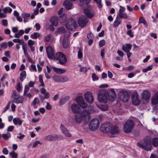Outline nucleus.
<instances>
[{"label":"nucleus","instance_id":"e433bc0d","mask_svg":"<svg viewBox=\"0 0 158 158\" xmlns=\"http://www.w3.org/2000/svg\"><path fill=\"white\" fill-rule=\"evenodd\" d=\"M13 41L15 43H18L20 45H23L25 43L24 42L23 40V39H14L13 40Z\"/></svg>","mask_w":158,"mask_h":158},{"label":"nucleus","instance_id":"a211bd4d","mask_svg":"<svg viewBox=\"0 0 158 158\" xmlns=\"http://www.w3.org/2000/svg\"><path fill=\"white\" fill-rule=\"evenodd\" d=\"M132 99L133 104L135 105H139L140 102L138 98V95L137 92H134L132 95Z\"/></svg>","mask_w":158,"mask_h":158},{"label":"nucleus","instance_id":"c85d7f7f","mask_svg":"<svg viewBox=\"0 0 158 158\" xmlns=\"http://www.w3.org/2000/svg\"><path fill=\"white\" fill-rule=\"evenodd\" d=\"M13 122L15 125L21 126L23 123L22 121L19 118H14L13 120Z\"/></svg>","mask_w":158,"mask_h":158},{"label":"nucleus","instance_id":"a19ab883","mask_svg":"<svg viewBox=\"0 0 158 158\" xmlns=\"http://www.w3.org/2000/svg\"><path fill=\"white\" fill-rule=\"evenodd\" d=\"M3 12L5 13H7L8 12L9 13H11L12 11V9L9 7L4 8L3 10Z\"/></svg>","mask_w":158,"mask_h":158},{"label":"nucleus","instance_id":"423d86ee","mask_svg":"<svg viewBox=\"0 0 158 158\" xmlns=\"http://www.w3.org/2000/svg\"><path fill=\"white\" fill-rule=\"evenodd\" d=\"M119 96L121 100L124 102H127L129 100V95L126 91L121 90L119 92Z\"/></svg>","mask_w":158,"mask_h":158},{"label":"nucleus","instance_id":"7c9ffc66","mask_svg":"<svg viewBox=\"0 0 158 158\" xmlns=\"http://www.w3.org/2000/svg\"><path fill=\"white\" fill-rule=\"evenodd\" d=\"M51 22L53 25L56 26L58 24L57 18L55 17H52L51 19Z\"/></svg>","mask_w":158,"mask_h":158},{"label":"nucleus","instance_id":"9b49d317","mask_svg":"<svg viewBox=\"0 0 158 158\" xmlns=\"http://www.w3.org/2000/svg\"><path fill=\"white\" fill-rule=\"evenodd\" d=\"M88 20V19L85 16L81 15L79 18L78 22L79 26L83 28L86 25Z\"/></svg>","mask_w":158,"mask_h":158},{"label":"nucleus","instance_id":"e2e57ef3","mask_svg":"<svg viewBox=\"0 0 158 158\" xmlns=\"http://www.w3.org/2000/svg\"><path fill=\"white\" fill-rule=\"evenodd\" d=\"M126 53H127V56L128 60L129 61V62H131V60L130 58V57L132 55V53L131 52H127Z\"/></svg>","mask_w":158,"mask_h":158},{"label":"nucleus","instance_id":"393cba45","mask_svg":"<svg viewBox=\"0 0 158 158\" xmlns=\"http://www.w3.org/2000/svg\"><path fill=\"white\" fill-rule=\"evenodd\" d=\"M52 69L56 73L59 74H62L66 72V70L63 69L58 68L55 67H53Z\"/></svg>","mask_w":158,"mask_h":158},{"label":"nucleus","instance_id":"72a5a7b5","mask_svg":"<svg viewBox=\"0 0 158 158\" xmlns=\"http://www.w3.org/2000/svg\"><path fill=\"white\" fill-rule=\"evenodd\" d=\"M63 45L64 48H67L69 47L68 39L67 38L64 37L63 40Z\"/></svg>","mask_w":158,"mask_h":158},{"label":"nucleus","instance_id":"a18cd8bd","mask_svg":"<svg viewBox=\"0 0 158 158\" xmlns=\"http://www.w3.org/2000/svg\"><path fill=\"white\" fill-rule=\"evenodd\" d=\"M97 4V6L99 8L102 7V5L101 4V0H94Z\"/></svg>","mask_w":158,"mask_h":158},{"label":"nucleus","instance_id":"1a4fd4ad","mask_svg":"<svg viewBox=\"0 0 158 158\" xmlns=\"http://www.w3.org/2000/svg\"><path fill=\"white\" fill-rule=\"evenodd\" d=\"M75 100L82 108H87V104L84 101L82 97L79 96L76 98Z\"/></svg>","mask_w":158,"mask_h":158},{"label":"nucleus","instance_id":"58836bf2","mask_svg":"<svg viewBox=\"0 0 158 158\" xmlns=\"http://www.w3.org/2000/svg\"><path fill=\"white\" fill-rule=\"evenodd\" d=\"M60 82H63L69 81L68 77L66 76H60Z\"/></svg>","mask_w":158,"mask_h":158},{"label":"nucleus","instance_id":"c03bdc74","mask_svg":"<svg viewBox=\"0 0 158 158\" xmlns=\"http://www.w3.org/2000/svg\"><path fill=\"white\" fill-rule=\"evenodd\" d=\"M22 48L24 52V55L25 56L27 54V45L26 43H24V44H23V45L22 46Z\"/></svg>","mask_w":158,"mask_h":158},{"label":"nucleus","instance_id":"cd10ccee","mask_svg":"<svg viewBox=\"0 0 158 158\" xmlns=\"http://www.w3.org/2000/svg\"><path fill=\"white\" fill-rule=\"evenodd\" d=\"M121 23V20L119 19L118 16H117L116 19L114 20L113 24V27L115 28Z\"/></svg>","mask_w":158,"mask_h":158},{"label":"nucleus","instance_id":"412c9836","mask_svg":"<svg viewBox=\"0 0 158 158\" xmlns=\"http://www.w3.org/2000/svg\"><path fill=\"white\" fill-rule=\"evenodd\" d=\"M151 102L153 105H156L158 103V91L153 95L151 99Z\"/></svg>","mask_w":158,"mask_h":158},{"label":"nucleus","instance_id":"39448f33","mask_svg":"<svg viewBox=\"0 0 158 158\" xmlns=\"http://www.w3.org/2000/svg\"><path fill=\"white\" fill-rule=\"evenodd\" d=\"M99 125L98 120L97 118L92 119L89 124V129L92 131H95L99 127Z\"/></svg>","mask_w":158,"mask_h":158},{"label":"nucleus","instance_id":"6ab92c4d","mask_svg":"<svg viewBox=\"0 0 158 158\" xmlns=\"http://www.w3.org/2000/svg\"><path fill=\"white\" fill-rule=\"evenodd\" d=\"M60 128L61 131L66 136L68 137H71L72 135L71 134L63 124H61Z\"/></svg>","mask_w":158,"mask_h":158},{"label":"nucleus","instance_id":"338daca9","mask_svg":"<svg viewBox=\"0 0 158 158\" xmlns=\"http://www.w3.org/2000/svg\"><path fill=\"white\" fill-rule=\"evenodd\" d=\"M127 33L128 35H129L131 37H132L133 36V34L132 33L131 30H128L127 31Z\"/></svg>","mask_w":158,"mask_h":158},{"label":"nucleus","instance_id":"9d476101","mask_svg":"<svg viewBox=\"0 0 158 158\" xmlns=\"http://www.w3.org/2000/svg\"><path fill=\"white\" fill-rule=\"evenodd\" d=\"M62 138V136L60 135L50 134L45 136L44 137V139L45 141H53L57 139H60Z\"/></svg>","mask_w":158,"mask_h":158},{"label":"nucleus","instance_id":"69168bd1","mask_svg":"<svg viewBox=\"0 0 158 158\" xmlns=\"http://www.w3.org/2000/svg\"><path fill=\"white\" fill-rule=\"evenodd\" d=\"M14 127L13 126H10L8 127L7 129V131L8 132H12L14 129Z\"/></svg>","mask_w":158,"mask_h":158},{"label":"nucleus","instance_id":"603ef678","mask_svg":"<svg viewBox=\"0 0 158 158\" xmlns=\"http://www.w3.org/2000/svg\"><path fill=\"white\" fill-rule=\"evenodd\" d=\"M29 90V87L27 85H25L24 87V90L23 93V95L25 96L26 95L27 92Z\"/></svg>","mask_w":158,"mask_h":158},{"label":"nucleus","instance_id":"ea45409f","mask_svg":"<svg viewBox=\"0 0 158 158\" xmlns=\"http://www.w3.org/2000/svg\"><path fill=\"white\" fill-rule=\"evenodd\" d=\"M100 109L102 111H106L109 110L108 106L107 105H101L99 107Z\"/></svg>","mask_w":158,"mask_h":158},{"label":"nucleus","instance_id":"20e7f679","mask_svg":"<svg viewBox=\"0 0 158 158\" xmlns=\"http://www.w3.org/2000/svg\"><path fill=\"white\" fill-rule=\"evenodd\" d=\"M134 125V123L132 120H127L124 125L123 130L124 132L127 133L131 132Z\"/></svg>","mask_w":158,"mask_h":158},{"label":"nucleus","instance_id":"f8f14e48","mask_svg":"<svg viewBox=\"0 0 158 158\" xmlns=\"http://www.w3.org/2000/svg\"><path fill=\"white\" fill-rule=\"evenodd\" d=\"M120 8L118 11V13L117 16H118V18H123L125 19H127L128 17L126 13H124L125 10V8L121 6H120Z\"/></svg>","mask_w":158,"mask_h":158},{"label":"nucleus","instance_id":"f3484780","mask_svg":"<svg viewBox=\"0 0 158 158\" xmlns=\"http://www.w3.org/2000/svg\"><path fill=\"white\" fill-rule=\"evenodd\" d=\"M81 115L83 120L85 122L89 121L91 118L89 112L86 110H83Z\"/></svg>","mask_w":158,"mask_h":158},{"label":"nucleus","instance_id":"0eeeda50","mask_svg":"<svg viewBox=\"0 0 158 158\" xmlns=\"http://www.w3.org/2000/svg\"><path fill=\"white\" fill-rule=\"evenodd\" d=\"M77 26L76 21L72 19H69L66 22V28L70 30L75 29Z\"/></svg>","mask_w":158,"mask_h":158},{"label":"nucleus","instance_id":"3c124183","mask_svg":"<svg viewBox=\"0 0 158 158\" xmlns=\"http://www.w3.org/2000/svg\"><path fill=\"white\" fill-rule=\"evenodd\" d=\"M39 80L40 82L41 83V85L40 86H44V83L43 79L42 76L41 75H39Z\"/></svg>","mask_w":158,"mask_h":158},{"label":"nucleus","instance_id":"f257e3e1","mask_svg":"<svg viewBox=\"0 0 158 158\" xmlns=\"http://www.w3.org/2000/svg\"><path fill=\"white\" fill-rule=\"evenodd\" d=\"M152 138L148 136L144 137L143 140L137 143V146L139 148L147 151H150L152 148Z\"/></svg>","mask_w":158,"mask_h":158},{"label":"nucleus","instance_id":"6e6d98bb","mask_svg":"<svg viewBox=\"0 0 158 158\" xmlns=\"http://www.w3.org/2000/svg\"><path fill=\"white\" fill-rule=\"evenodd\" d=\"M79 71L80 72L86 73L87 71V69L86 67H82L81 68Z\"/></svg>","mask_w":158,"mask_h":158},{"label":"nucleus","instance_id":"79ce46f5","mask_svg":"<svg viewBox=\"0 0 158 158\" xmlns=\"http://www.w3.org/2000/svg\"><path fill=\"white\" fill-rule=\"evenodd\" d=\"M7 47V45L6 42H4L0 44V47L1 48L5 49Z\"/></svg>","mask_w":158,"mask_h":158},{"label":"nucleus","instance_id":"7ed1b4c3","mask_svg":"<svg viewBox=\"0 0 158 158\" xmlns=\"http://www.w3.org/2000/svg\"><path fill=\"white\" fill-rule=\"evenodd\" d=\"M55 60L58 61V63L61 65L64 64L67 62V59L65 55L61 52H57L54 55Z\"/></svg>","mask_w":158,"mask_h":158},{"label":"nucleus","instance_id":"774afa93","mask_svg":"<svg viewBox=\"0 0 158 158\" xmlns=\"http://www.w3.org/2000/svg\"><path fill=\"white\" fill-rule=\"evenodd\" d=\"M47 110H50L52 108V106L48 102H47V105L45 106Z\"/></svg>","mask_w":158,"mask_h":158},{"label":"nucleus","instance_id":"5fc2aeb1","mask_svg":"<svg viewBox=\"0 0 158 158\" xmlns=\"http://www.w3.org/2000/svg\"><path fill=\"white\" fill-rule=\"evenodd\" d=\"M39 99L37 98H35L32 102V104L33 105H35L36 104H39Z\"/></svg>","mask_w":158,"mask_h":158},{"label":"nucleus","instance_id":"13d9d810","mask_svg":"<svg viewBox=\"0 0 158 158\" xmlns=\"http://www.w3.org/2000/svg\"><path fill=\"white\" fill-rule=\"evenodd\" d=\"M105 44V41L104 40H102L99 42V45L100 47H102Z\"/></svg>","mask_w":158,"mask_h":158},{"label":"nucleus","instance_id":"0e129e2a","mask_svg":"<svg viewBox=\"0 0 158 158\" xmlns=\"http://www.w3.org/2000/svg\"><path fill=\"white\" fill-rule=\"evenodd\" d=\"M90 0H80V1L83 4H87L89 3Z\"/></svg>","mask_w":158,"mask_h":158},{"label":"nucleus","instance_id":"bf43d9fd","mask_svg":"<svg viewBox=\"0 0 158 158\" xmlns=\"http://www.w3.org/2000/svg\"><path fill=\"white\" fill-rule=\"evenodd\" d=\"M30 16V14L28 13H24L22 14V16L23 18L29 17Z\"/></svg>","mask_w":158,"mask_h":158},{"label":"nucleus","instance_id":"5701e85b","mask_svg":"<svg viewBox=\"0 0 158 158\" xmlns=\"http://www.w3.org/2000/svg\"><path fill=\"white\" fill-rule=\"evenodd\" d=\"M119 128L117 126H115L111 128L110 133L112 134H117L120 132Z\"/></svg>","mask_w":158,"mask_h":158},{"label":"nucleus","instance_id":"aec40b11","mask_svg":"<svg viewBox=\"0 0 158 158\" xmlns=\"http://www.w3.org/2000/svg\"><path fill=\"white\" fill-rule=\"evenodd\" d=\"M73 112L75 113H79L81 112V109L79 106L76 104H73L71 106Z\"/></svg>","mask_w":158,"mask_h":158},{"label":"nucleus","instance_id":"2f4dec72","mask_svg":"<svg viewBox=\"0 0 158 158\" xmlns=\"http://www.w3.org/2000/svg\"><path fill=\"white\" fill-rule=\"evenodd\" d=\"M152 144L155 147L158 146V138L155 137L152 139Z\"/></svg>","mask_w":158,"mask_h":158},{"label":"nucleus","instance_id":"f704fd0d","mask_svg":"<svg viewBox=\"0 0 158 158\" xmlns=\"http://www.w3.org/2000/svg\"><path fill=\"white\" fill-rule=\"evenodd\" d=\"M26 74L25 71H22L20 73V81L22 82L23 80L26 77Z\"/></svg>","mask_w":158,"mask_h":158},{"label":"nucleus","instance_id":"4d7b16f0","mask_svg":"<svg viewBox=\"0 0 158 158\" xmlns=\"http://www.w3.org/2000/svg\"><path fill=\"white\" fill-rule=\"evenodd\" d=\"M92 77L94 81H97L98 79V78L95 73H93L92 74Z\"/></svg>","mask_w":158,"mask_h":158},{"label":"nucleus","instance_id":"864d4df0","mask_svg":"<svg viewBox=\"0 0 158 158\" xmlns=\"http://www.w3.org/2000/svg\"><path fill=\"white\" fill-rule=\"evenodd\" d=\"M35 44V42L31 40H29L28 41V44L29 46H31L34 45Z\"/></svg>","mask_w":158,"mask_h":158},{"label":"nucleus","instance_id":"bb28decb","mask_svg":"<svg viewBox=\"0 0 158 158\" xmlns=\"http://www.w3.org/2000/svg\"><path fill=\"white\" fill-rule=\"evenodd\" d=\"M67 19V15L66 14H64L61 16H60L58 18V21L60 23H63L66 21Z\"/></svg>","mask_w":158,"mask_h":158},{"label":"nucleus","instance_id":"680f3d73","mask_svg":"<svg viewBox=\"0 0 158 158\" xmlns=\"http://www.w3.org/2000/svg\"><path fill=\"white\" fill-rule=\"evenodd\" d=\"M10 102H8L4 110L3 111V113H5L7 110L10 107Z\"/></svg>","mask_w":158,"mask_h":158},{"label":"nucleus","instance_id":"de8ad7c7","mask_svg":"<svg viewBox=\"0 0 158 158\" xmlns=\"http://www.w3.org/2000/svg\"><path fill=\"white\" fill-rule=\"evenodd\" d=\"M56 32L59 33H63L65 32V29L63 27H60L58 29Z\"/></svg>","mask_w":158,"mask_h":158},{"label":"nucleus","instance_id":"4be33fe9","mask_svg":"<svg viewBox=\"0 0 158 158\" xmlns=\"http://www.w3.org/2000/svg\"><path fill=\"white\" fill-rule=\"evenodd\" d=\"M63 5L67 10H69L73 8V4L69 2V0H66L64 1L63 2Z\"/></svg>","mask_w":158,"mask_h":158},{"label":"nucleus","instance_id":"a878e982","mask_svg":"<svg viewBox=\"0 0 158 158\" xmlns=\"http://www.w3.org/2000/svg\"><path fill=\"white\" fill-rule=\"evenodd\" d=\"M23 99L22 97H20L19 96L14 98L13 100V102L16 103H22L23 102Z\"/></svg>","mask_w":158,"mask_h":158},{"label":"nucleus","instance_id":"052dcab7","mask_svg":"<svg viewBox=\"0 0 158 158\" xmlns=\"http://www.w3.org/2000/svg\"><path fill=\"white\" fill-rule=\"evenodd\" d=\"M67 98H65L60 99V105H62L65 103L67 100H66Z\"/></svg>","mask_w":158,"mask_h":158},{"label":"nucleus","instance_id":"ddd939ff","mask_svg":"<svg viewBox=\"0 0 158 158\" xmlns=\"http://www.w3.org/2000/svg\"><path fill=\"white\" fill-rule=\"evenodd\" d=\"M141 97L142 99L148 102L150 99L151 94L148 90H144L141 93Z\"/></svg>","mask_w":158,"mask_h":158},{"label":"nucleus","instance_id":"f03ea898","mask_svg":"<svg viewBox=\"0 0 158 158\" xmlns=\"http://www.w3.org/2000/svg\"><path fill=\"white\" fill-rule=\"evenodd\" d=\"M107 91L106 89H101L98 91V99L100 102L106 103L108 100Z\"/></svg>","mask_w":158,"mask_h":158},{"label":"nucleus","instance_id":"dca6fc26","mask_svg":"<svg viewBox=\"0 0 158 158\" xmlns=\"http://www.w3.org/2000/svg\"><path fill=\"white\" fill-rule=\"evenodd\" d=\"M107 95H108L109 99L112 102L114 100L116 97V94L113 89H111L107 91Z\"/></svg>","mask_w":158,"mask_h":158},{"label":"nucleus","instance_id":"b1692460","mask_svg":"<svg viewBox=\"0 0 158 158\" xmlns=\"http://www.w3.org/2000/svg\"><path fill=\"white\" fill-rule=\"evenodd\" d=\"M132 46L130 44H127L123 46L122 50L125 52H130L131 48Z\"/></svg>","mask_w":158,"mask_h":158},{"label":"nucleus","instance_id":"4c0bfd02","mask_svg":"<svg viewBox=\"0 0 158 158\" xmlns=\"http://www.w3.org/2000/svg\"><path fill=\"white\" fill-rule=\"evenodd\" d=\"M40 34L38 32H34L31 35V37L33 39H37L39 38Z\"/></svg>","mask_w":158,"mask_h":158},{"label":"nucleus","instance_id":"37998d69","mask_svg":"<svg viewBox=\"0 0 158 158\" xmlns=\"http://www.w3.org/2000/svg\"><path fill=\"white\" fill-rule=\"evenodd\" d=\"M52 78L53 80H54L55 82H60V76H55L53 77Z\"/></svg>","mask_w":158,"mask_h":158},{"label":"nucleus","instance_id":"09e8293b","mask_svg":"<svg viewBox=\"0 0 158 158\" xmlns=\"http://www.w3.org/2000/svg\"><path fill=\"white\" fill-rule=\"evenodd\" d=\"M9 155L12 157V158H17L18 156L17 154L14 151L10 152Z\"/></svg>","mask_w":158,"mask_h":158},{"label":"nucleus","instance_id":"2eb2a0df","mask_svg":"<svg viewBox=\"0 0 158 158\" xmlns=\"http://www.w3.org/2000/svg\"><path fill=\"white\" fill-rule=\"evenodd\" d=\"M46 52L48 57L49 59H52L54 57V52L53 48L50 46H47L46 48Z\"/></svg>","mask_w":158,"mask_h":158},{"label":"nucleus","instance_id":"473e14b6","mask_svg":"<svg viewBox=\"0 0 158 158\" xmlns=\"http://www.w3.org/2000/svg\"><path fill=\"white\" fill-rule=\"evenodd\" d=\"M75 120L77 123H80L83 120L81 115L77 114L75 115Z\"/></svg>","mask_w":158,"mask_h":158},{"label":"nucleus","instance_id":"c756f323","mask_svg":"<svg viewBox=\"0 0 158 158\" xmlns=\"http://www.w3.org/2000/svg\"><path fill=\"white\" fill-rule=\"evenodd\" d=\"M84 12L85 15L90 18L94 16V14L87 9H85L84 10Z\"/></svg>","mask_w":158,"mask_h":158},{"label":"nucleus","instance_id":"49530a36","mask_svg":"<svg viewBox=\"0 0 158 158\" xmlns=\"http://www.w3.org/2000/svg\"><path fill=\"white\" fill-rule=\"evenodd\" d=\"M79 50L78 52V59H80L82 58L83 56V54L82 52V49L81 48H79Z\"/></svg>","mask_w":158,"mask_h":158},{"label":"nucleus","instance_id":"6e6552de","mask_svg":"<svg viewBox=\"0 0 158 158\" xmlns=\"http://www.w3.org/2000/svg\"><path fill=\"white\" fill-rule=\"evenodd\" d=\"M111 128V124L109 123L106 122L101 125L100 130L103 133L110 132Z\"/></svg>","mask_w":158,"mask_h":158},{"label":"nucleus","instance_id":"4468645a","mask_svg":"<svg viewBox=\"0 0 158 158\" xmlns=\"http://www.w3.org/2000/svg\"><path fill=\"white\" fill-rule=\"evenodd\" d=\"M84 98L86 101L89 103H92L94 102V98L92 93L89 91L85 93Z\"/></svg>","mask_w":158,"mask_h":158},{"label":"nucleus","instance_id":"8fccbe9b","mask_svg":"<svg viewBox=\"0 0 158 158\" xmlns=\"http://www.w3.org/2000/svg\"><path fill=\"white\" fill-rule=\"evenodd\" d=\"M21 88L22 86L20 85V83L19 82L18 83L17 85L16 86V89L18 91L20 92L21 90Z\"/></svg>","mask_w":158,"mask_h":158},{"label":"nucleus","instance_id":"c9c22d12","mask_svg":"<svg viewBox=\"0 0 158 158\" xmlns=\"http://www.w3.org/2000/svg\"><path fill=\"white\" fill-rule=\"evenodd\" d=\"M2 136L5 140H7L11 137V134L10 133L7 132L6 134H2Z\"/></svg>","mask_w":158,"mask_h":158}]
</instances>
